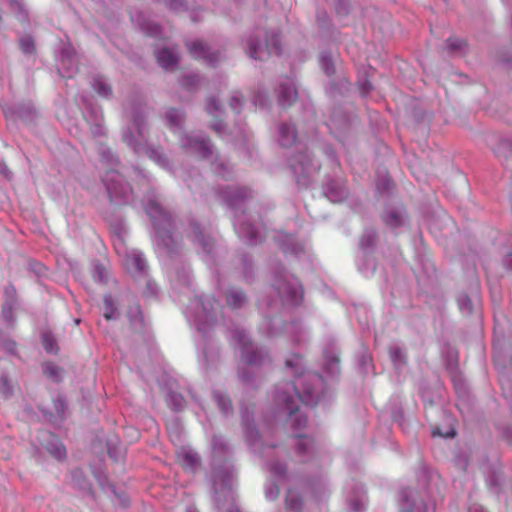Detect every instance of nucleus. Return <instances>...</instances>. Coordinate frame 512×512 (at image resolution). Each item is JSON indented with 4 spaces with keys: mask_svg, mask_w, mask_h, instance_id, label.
<instances>
[{
    "mask_svg": "<svg viewBox=\"0 0 512 512\" xmlns=\"http://www.w3.org/2000/svg\"><path fill=\"white\" fill-rule=\"evenodd\" d=\"M178 460L183 467L191 470L195 469L198 464L197 457L194 454L186 451L178 454Z\"/></svg>",
    "mask_w": 512,
    "mask_h": 512,
    "instance_id": "dca6fc26",
    "label": "nucleus"
},
{
    "mask_svg": "<svg viewBox=\"0 0 512 512\" xmlns=\"http://www.w3.org/2000/svg\"><path fill=\"white\" fill-rule=\"evenodd\" d=\"M403 512H412V511L407 509V510H404Z\"/></svg>",
    "mask_w": 512,
    "mask_h": 512,
    "instance_id": "37998d69",
    "label": "nucleus"
},
{
    "mask_svg": "<svg viewBox=\"0 0 512 512\" xmlns=\"http://www.w3.org/2000/svg\"><path fill=\"white\" fill-rule=\"evenodd\" d=\"M323 66H324L325 72L328 75H331L334 73V67H333L332 63H330V60H328L327 58H323Z\"/></svg>",
    "mask_w": 512,
    "mask_h": 512,
    "instance_id": "72a5a7b5",
    "label": "nucleus"
},
{
    "mask_svg": "<svg viewBox=\"0 0 512 512\" xmlns=\"http://www.w3.org/2000/svg\"><path fill=\"white\" fill-rule=\"evenodd\" d=\"M228 512H238L237 510H229Z\"/></svg>",
    "mask_w": 512,
    "mask_h": 512,
    "instance_id": "79ce46f5",
    "label": "nucleus"
},
{
    "mask_svg": "<svg viewBox=\"0 0 512 512\" xmlns=\"http://www.w3.org/2000/svg\"><path fill=\"white\" fill-rule=\"evenodd\" d=\"M233 338L241 345V356L248 365H256L263 362L262 355L254 350L244 331H235Z\"/></svg>",
    "mask_w": 512,
    "mask_h": 512,
    "instance_id": "7ed1b4c3",
    "label": "nucleus"
},
{
    "mask_svg": "<svg viewBox=\"0 0 512 512\" xmlns=\"http://www.w3.org/2000/svg\"><path fill=\"white\" fill-rule=\"evenodd\" d=\"M296 141V130L293 126L283 124L280 127V144L283 147H289Z\"/></svg>",
    "mask_w": 512,
    "mask_h": 512,
    "instance_id": "f8f14e48",
    "label": "nucleus"
},
{
    "mask_svg": "<svg viewBox=\"0 0 512 512\" xmlns=\"http://www.w3.org/2000/svg\"><path fill=\"white\" fill-rule=\"evenodd\" d=\"M189 147L199 154L200 157L206 158L212 154L210 141L209 140H190Z\"/></svg>",
    "mask_w": 512,
    "mask_h": 512,
    "instance_id": "ddd939ff",
    "label": "nucleus"
},
{
    "mask_svg": "<svg viewBox=\"0 0 512 512\" xmlns=\"http://www.w3.org/2000/svg\"><path fill=\"white\" fill-rule=\"evenodd\" d=\"M384 220L388 225L392 227H398L402 224V217L396 211L387 213Z\"/></svg>",
    "mask_w": 512,
    "mask_h": 512,
    "instance_id": "5701e85b",
    "label": "nucleus"
},
{
    "mask_svg": "<svg viewBox=\"0 0 512 512\" xmlns=\"http://www.w3.org/2000/svg\"><path fill=\"white\" fill-rule=\"evenodd\" d=\"M181 401H182V399H179V401H178V407L179 408L181 407Z\"/></svg>",
    "mask_w": 512,
    "mask_h": 512,
    "instance_id": "a19ab883",
    "label": "nucleus"
},
{
    "mask_svg": "<svg viewBox=\"0 0 512 512\" xmlns=\"http://www.w3.org/2000/svg\"><path fill=\"white\" fill-rule=\"evenodd\" d=\"M239 230L242 234L247 236L250 241H254L258 238V231L250 225L242 224Z\"/></svg>",
    "mask_w": 512,
    "mask_h": 512,
    "instance_id": "393cba45",
    "label": "nucleus"
},
{
    "mask_svg": "<svg viewBox=\"0 0 512 512\" xmlns=\"http://www.w3.org/2000/svg\"><path fill=\"white\" fill-rule=\"evenodd\" d=\"M41 441L48 451V453L57 460H62L66 457V449L57 436L50 432H43L41 434Z\"/></svg>",
    "mask_w": 512,
    "mask_h": 512,
    "instance_id": "20e7f679",
    "label": "nucleus"
},
{
    "mask_svg": "<svg viewBox=\"0 0 512 512\" xmlns=\"http://www.w3.org/2000/svg\"><path fill=\"white\" fill-rule=\"evenodd\" d=\"M94 87L99 95L107 97L111 94V87L108 86L103 80L96 79Z\"/></svg>",
    "mask_w": 512,
    "mask_h": 512,
    "instance_id": "b1692460",
    "label": "nucleus"
},
{
    "mask_svg": "<svg viewBox=\"0 0 512 512\" xmlns=\"http://www.w3.org/2000/svg\"><path fill=\"white\" fill-rule=\"evenodd\" d=\"M163 219H157L155 216H152L153 226L157 232L159 238H161L162 242L168 246L167 240L170 238L168 234H166V224L170 226L169 217L162 211H159Z\"/></svg>",
    "mask_w": 512,
    "mask_h": 512,
    "instance_id": "9b49d317",
    "label": "nucleus"
},
{
    "mask_svg": "<svg viewBox=\"0 0 512 512\" xmlns=\"http://www.w3.org/2000/svg\"><path fill=\"white\" fill-rule=\"evenodd\" d=\"M166 2V4L174 9V10H177L180 6L183 5L182 1L183 0H164Z\"/></svg>",
    "mask_w": 512,
    "mask_h": 512,
    "instance_id": "f704fd0d",
    "label": "nucleus"
},
{
    "mask_svg": "<svg viewBox=\"0 0 512 512\" xmlns=\"http://www.w3.org/2000/svg\"><path fill=\"white\" fill-rule=\"evenodd\" d=\"M42 371L44 375L52 381L58 382L62 377L61 368L52 362H45L42 364Z\"/></svg>",
    "mask_w": 512,
    "mask_h": 512,
    "instance_id": "4468645a",
    "label": "nucleus"
},
{
    "mask_svg": "<svg viewBox=\"0 0 512 512\" xmlns=\"http://www.w3.org/2000/svg\"><path fill=\"white\" fill-rule=\"evenodd\" d=\"M0 394L9 398L13 394V385L6 376L0 377Z\"/></svg>",
    "mask_w": 512,
    "mask_h": 512,
    "instance_id": "412c9836",
    "label": "nucleus"
},
{
    "mask_svg": "<svg viewBox=\"0 0 512 512\" xmlns=\"http://www.w3.org/2000/svg\"><path fill=\"white\" fill-rule=\"evenodd\" d=\"M227 201L229 202L230 205H235L236 204V200L233 199V198L227 197Z\"/></svg>",
    "mask_w": 512,
    "mask_h": 512,
    "instance_id": "ea45409f",
    "label": "nucleus"
},
{
    "mask_svg": "<svg viewBox=\"0 0 512 512\" xmlns=\"http://www.w3.org/2000/svg\"><path fill=\"white\" fill-rule=\"evenodd\" d=\"M271 471L277 475H281V474H284L285 472V467H282L280 465H275V466H272L271 467Z\"/></svg>",
    "mask_w": 512,
    "mask_h": 512,
    "instance_id": "c9c22d12",
    "label": "nucleus"
},
{
    "mask_svg": "<svg viewBox=\"0 0 512 512\" xmlns=\"http://www.w3.org/2000/svg\"><path fill=\"white\" fill-rule=\"evenodd\" d=\"M301 508H302L301 498L295 491L289 490L287 497H286L287 512H300Z\"/></svg>",
    "mask_w": 512,
    "mask_h": 512,
    "instance_id": "2eb2a0df",
    "label": "nucleus"
},
{
    "mask_svg": "<svg viewBox=\"0 0 512 512\" xmlns=\"http://www.w3.org/2000/svg\"><path fill=\"white\" fill-rule=\"evenodd\" d=\"M188 50L195 59H202L209 65H214L218 61V54L209 52V48L202 41L188 43Z\"/></svg>",
    "mask_w": 512,
    "mask_h": 512,
    "instance_id": "39448f33",
    "label": "nucleus"
},
{
    "mask_svg": "<svg viewBox=\"0 0 512 512\" xmlns=\"http://www.w3.org/2000/svg\"><path fill=\"white\" fill-rule=\"evenodd\" d=\"M481 512H485V511H481Z\"/></svg>",
    "mask_w": 512,
    "mask_h": 512,
    "instance_id": "c03bdc74",
    "label": "nucleus"
},
{
    "mask_svg": "<svg viewBox=\"0 0 512 512\" xmlns=\"http://www.w3.org/2000/svg\"><path fill=\"white\" fill-rule=\"evenodd\" d=\"M94 278L103 281L105 278V268L102 265H96L94 270Z\"/></svg>",
    "mask_w": 512,
    "mask_h": 512,
    "instance_id": "473e14b6",
    "label": "nucleus"
},
{
    "mask_svg": "<svg viewBox=\"0 0 512 512\" xmlns=\"http://www.w3.org/2000/svg\"><path fill=\"white\" fill-rule=\"evenodd\" d=\"M104 303H105V307H106V311H105V318L107 320H111L114 318V308H113V305H112V299L110 296L108 297H105L104 299Z\"/></svg>",
    "mask_w": 512,
    "mask_h": 512,
    "instance_id": "bb28decb",
    "label": "nucleus"
},
{
    "mask_svg": "<svg viewBox=\"0 0 512 512\" xmlns=\"http://www.w3.org/2000/svg\"><path fill=\"white\" fill-rule=\"evenodd\" d=\"M125 266L129 272L139 273L145 269L146 263L140 254L132 252L126 255Z\"/></svg>",
    "mask_w": 512,
    "mask_h": 512,
    "instance_id": "9d476101",
    "label": "nucleus"
},
{
    "mask_svg": "<svg viewBox=\"0 0 512 512\" xmlns=\"http://www.w3.org/2000/svg\"><path fill=\"white\" fill-rule=\"evenodd\" d=\"M205 109L208 112V114H210L213 117L212 124H211L212 129L217 134L220 135L222 132V128H223L222 120L220 118L222 115L221 106L219 104H217L216 99L209 98L206 102Z\"/></svg>",
    "mask_w": 512,
    "mask_h": 512,
    "instance_id": "0eeeda50",
    "label": "nucleus"
},
{
    "mask_svg": "<svg viewBox=\"0 0 512 512\" xmlns=\"http://www.w3.org/2000/svg\"><path fill=\"white\" fill-rule=\"evenodd\" d=\"M156 58L159 65L165 69H173L178 62L176 52L168 48L157 51Z\"/></svg>",
    "mask_w": 512,
    "mask_h": 512,
    "instance_id": "1a4fd4ad",
    "label": "nucleus"
},
{
    "mask_svg": "<svg viewBox=\"0 0 512 512\" xmlns=\"http://www.w3.org/2000/svg\"><path fill=\"white\" fill-rule=\"evenodd\" d=\"M197 78L195 76H186L182 80V86L188 90H191L196 85Z\"/></svg>",
    "mask_w": 512,
    "mask_h": 512,
    "instance_id": "2f4dec72",
    "label": "nucleus"
},
{
    "mask_svg": "<svg viewBox=\"0 0 512 512\" xmlns=\"http://www.w3.org/2000/svg\"><path fill=\"white\" fill-rule=\"evenodd\" d=\"M375 240L376 234L374 232H369L361 238V246L363 248L369 247L375 243Z\"/></svg>",
    "mask_w": 512,
    "mask_h": 512,
    "instance_id": "cd10ccee",
    "label": "nucleus"
},
{
    "mask_svg": "<svg viewBox=\"0 0 512 512\" xmlns=\"http://www.w3.org/2000/svg\"><path fill=\"white\" fill-rule=\"evenodd\" d=\"M298 439L297 443V453L299 455H303L309 450H311L314 446V441L306 436L296 435Z\"/></svg>",
    "mask_w": 512,
    "mask_h": 512,
    "instance_id": "a211bd4d",
    "label": "nucleus"
},
{
    "mask_svg": "<svg viewBox=\"0 0 512 512\" xmlns=\"http://www.w3.org/2000/svg\"><path fill=\"white\" fill-rule=\"evenodd\" d=\"M279 103L282 107H289L297 99V90L290 79L280 86Z\"/></svg>",
    "mask_w": 512,
    "mask_h": 512,
    "instance_id": "6e6552de",
    "label": "nucleus"
},
{
    "mask_svg": "<svg viewBox=\"0 0 512 512\" xmlns=\"http://www.w3.org/2000/svg\"><path fill=\"white\" fill-rule=\"evenodd\" d=\"M291 167L298 179L301 176L304 178L308 177L311 172L316 169L313 167L311 159L307 153H302L298 156H295L292 159Z\"/></svg>",
    "mask_w": 512,
    "mask_h": 512,
    "instance_id": "423d86ee",
    "label": "nucleus"
},
{
    "mask_svg": "<svg viewBox=\"0 0 512 512\" xmlns=\"http://www.w3.org/2000/svg\"><path fill=\"white\" fill-rule=\"evenodd\" d=\"M286 366L294 369L297 381L295 383H285L282 390L277 392L275 400L283 409L289 411L288 424L296 430H301L306 427L307 418L298 411V404L300 402L311 406L317 404V397L310 384L314 381H320L321 378L314 373L304 374L303 359L299 355H293L290 359H287Z\"/></svg>",
    "mask_w": 512,
    "mask_h": 512,
    "instance_id": "f257e3e1",
    "label": "nucleus"
},
{
    "mask_svg": "<svg viewBox=\"0 0 512 512\" xmlns=\"http://www.w3.org/2000/svg\"><path fill=\"white\" fill-rule=\"evenodd\" d=\"M238 197H240V198L246 197V191H243V190L239 191L238 192Z\"/></svg>",
    "mask_w": 512,
    "mask_h": 512,
    "instance_id": "58836bf2",
    "label": "nucleus"
},
{
    "mask_svg": "<svg viewBox=\"0 0 512 512\" xmlns=\"http://www.w3.org/2000/svg\"><path fill=\"white\" fill-rule=\"evenodd\" d=\"M242 104L243 97L239 93H235L231 96L229 105L233 111L238 113L240 111Z\"/></svg>",
    "mask_w": 512,
    "mask_h": 512,
    "instance_id": "a878e982",
    "label": "nucleus"
},
{
    "mask_svg": "<svg viewBox=\"0 0 512 512\" xmlns=\"http://www.w3.org/2000/svg\"><path fill=\"white\" fill-rule=\"evenodd\" d=\"M42 344L46 352L56 353L58 350L57 343L54 337L48 333L42 335Z\"/></svg>",
    "mask_w": 512,
    "mask_h": 512,
    "instance_id": "6ab92c4d",
    "label": "nucleus"
},
{
    "mask_svg": "<svg viewBox=\"0 0 512 512\" xmlns=\"http://www.w3.org/2000/svg\"><path fill=\"white\" fill-rule=\"evenodd\" d=\"M281 51L280 41L277 35L273 34L270 38L265 41V46L262 43L254 41L252 39L248 42V55L249 57L256 60H265L267 57L273 54H279Z\"/></svg>",
    "mask_w": 512,
    "mask_h": 512,
    "instance_id": "f03ea898",
    "label": "nucleus"
},
{
    "mask_svg": "<svg viewBox=\"0 0 512 512\" xmlns=\"http://www.w3.org/2000/svg\"><path fill=\"white\" fill-rule=\"evenodd\" d=\"M216 399H217L218 405H219L220 409L222 410V412L227 413L229 411V409L231 408L230 400L221 395H217Z\"/></svg>",
    "mask_w": 512,
    "mask_h": 512,
    "instance_id": "c756f323",
    "label": "nucleus"
},
{
    "mask_svg": "<svg viewBox=\"0 0 512 512\" xmlns=\"http://www.w3.org/2000/svg\"><path fill=\"white\" fill-rule=\"evenodd\" d=\"M226 299L229 306L237 308L244 302L245 295L242 291H229Z\"/></svg>",
    "mask_w": 512,
    "mask_h": 512,
    "instance_id": "f3484780",
    "label": "nucleus"
},
{
    "mask_svg": "<svg viewBox=\"0 0 512 512\" xmlns=\"http://www.w3.org/2000/svg\"><path fill=\"white\" fill-rule=\"evenodd\" d=\"M20 48L24 53L34 52V43L30 38H24L20 41Z\"/></svg>",
    "mask_w": 512,
    "mask_h": 512,
    "instance_id": "c85d7f7f",
    "label": "nucleus"
},
{
    "mask_svg": "<svg viewBox=\"0 0 512 512\" xmlns=\"http://www.w3.org/2000/svg\"><path fill=\"white\" fill-rule=\"evenodd\" d=\"M277 290L279 291V293L282 295V296H285L288 292H286L285 288L282 287L281 285H278L277 286Z\"/></svg>",
    "mask_w": 512,
    "mask_h": 512,
    "instance_id": "4c0bfd02",
    "label": "nucleus"
},
{
    "mask_svg": "<svg viewBox=\"0 0 512 512\" xmlns=\"http://www.w3.org/2000/svg\"><path fill=\"white\" fill-rule=\"evenodd\" d=\"M433 435L434 436H441V437H444V438H453L456 435V431H455L454 428H450L446 432H442L440 430V428L437 427V428L433 429Z\"/></svg>",
    "mask_w": 512,
    "mask_h": 512,
    "instance_id": "7c9ffc66",
    "label": "nucleus"
},
{
    "mask_svg": "<svg viewBox=\"0 0 512 512\" xmlns=\"http://www.w3.org/2000/svg\"><path fill=\"white\" fill-rule=\"evenodd\" d=\"M166 119L171 126H178L182 122L183 115L179 110L170 109L166 114Z\"/></svg>",
    "mask_w": 512,
    "mask_h": 512,
    "instance_id": "4be33fe9",
    "label": "nucleus"
},
{
    "mask_svg": "<svg viewBox=\"0 0 512 512\" xmlns=\"http://www.w3.org/2000/svg\"><path fill=\"white\" fill-rule=\"evenodd\" d=\"M466 42L456 37H450L447 40V47L451 52H461L466 47Z\"/></svg>",
    "mask_w": 512,
    "mask_h": 512,
    "instance_id": "aec40b11",
    "label": "nucleus"
},
{
    "mask_svg": "<svg viewBox=\"0 0 512 512\" xmlns=\"http://www.w3.org/2000/svg\"><path fill=\"white\" fill-rule=\"evenodd\" d=\"M4 345L9 352H14L16 350V344L14 342L8 341Z\"/></svg>",
    "mask_w": 512,
    "mask_h": 512,
    "instance_id": "e433bc0d",
    "label": "nucleus"
}]
</instances>
